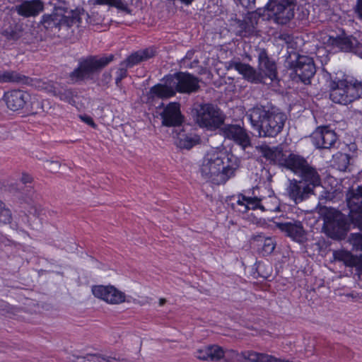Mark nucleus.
<instances>
[{"instance_id": "f257e3e1", "label": "nucleus", "mask_w": 362, "mask_h": 362, "mask_svg": "<svg viewBox=\"0 0 362 362\" xmlns=\"http://www.w3.org/2000/svg\"><path fill=\"white\" fill-rule=\"evenodd\" d=\"M239 166L240 160L233 153L211 150L205 155L200 171L207 181L221 185L234 175Z\"/></svg>"}, {"instance_id": "f03ea898", "label": "nucleus", "mask_w": 362, "mask_h": 362, "mask_svg": "<svg viewBox=\"0 0 362 362\" xmlns=\"http://www.w3.org/2000/svg\"><path fill=\"white\" fill-rule=\"evenodd\" d=\"M252 127L259 137H275L281 132L287 119L286 115L275 109L256 106L247 113Z\"/></svg>"}, {"instance_id": "7ed1b4c3", "label": "nucleus", "mask_w": 362, "mask_h": 362, "mask_svg": "<svg viewBox=\"0 0 362 362\" xmlns=\"http://www.w3.org/2000/svg\"><path fill=\"white\" fill-rule=\"evenodd\" d=\"M293 173L300 180H288L286 192L288 198L298 204L314 193V189L321 185V178L317 170L309 163Z\"/></svg>"}, {"instance_id": "20e7f679", "label": "nucleus", "mask_w": 362, "mask_h": 362, "mask_svg": "<svg viewBox=\"0 0 362 362\" xmlns=\"http://www.w3.org/2000/svg\"><path fill=\"white\" fill-rule=\"evenodd\" d=\"M329 98L335 103L348 105L361 98L362 83L354 78L340 79L338 77H329L327 80Z\"/></svg>"}, {"instance_id": "39448f33", "label": "nucleus", "mask_w": 362, "mask_h": 362, "mask_svg": "<svg viewBox=\"0 0 362 362\" xmlns=\"http://www.w3.org/2000/svg\"><path fill=\"white\" fill-rule=\"evenodd\" d=\"M262 156L271 163L286 168L292 172L308 163L302 156L284 150L281 145L270 147L267 145L257 146Z\"/></svg>"}, {"instance_id": "423d86ee", "label": "nucleus", "mask_w": 362, "mask_h": 362, "mask_svg": "<svg viewBox=\"0 0 362 362\" xmlns=\"http://www.w3.org/2000/svg\"><path fill=\"white\" fill-rule=\"evenodd\" d=\"M194 121L201 128L215 131L223 124L226 115L216 105L212 103L198 105L194 109Z\"/></svg>"}, {"instance_id": "0eeeda50", "label": "nucleus", "mask_w": 362, "mask_h": 362, "mask_svg": "<svg viewBox=\"0 0 362 362\" xmlns=\"http://www.w3.org/2000/svg\"><path fill=\"white\" fill-rule=\"evenodd\" d=\"M323 221L325 233L333 240L344 239L350 230L348 217L339 210L331 209L327 211Z\"/></svg>"}, {"instance_id": "6e6552de", "label": "nucleus", "mask_w": 362, "mask_h": 362, "mask_svg": "<svg viewBox=\"0 0 362 362\" xmlns=\"http://www.w3.org/2000/svg\"><path fill=\"white\" fill-rule=\"evenodd\" d=\"M66 13L61 7L55 8L52 13L42 16L40 23L47 32L55 35L63 26L69 28L80 22L78 11H72L71 16L66 15Z\"/></svg>"}, {"instance_id": "1a4fd4ad", "label": "nucleus", "mask_w": 362, "mask_h": 362, "mask_svg": "<svg viewBox=\"0 0 362 362\" xmlns=\"http://www.w3.org/2000/svg\"><path fill=\"white\" fill-rule=\"evenodd\" d=\"M115 59L113 54L98 57L90 56L79 62L78 66L69 74V79L76 83L90 78L95 72L100 71Z\"/></svg>"}, {"instance_id": "9d476101", "label": "nucleus", "mask_w": 362, "mask_h": 362, "mask_svg": "<svg viewBox=\"0 0 362 362\" xmlns=\"http://www.w3.org/2000/svg\"><path fill=\"white\" fill-rule=\"evenodd\" d=\"M297 0H269L263 9L271 11L275 16L276 22L279 24H286L295 15ZM262 8H258L256 13L260 16H264Z\"/></svg>"}, {"instance_id": "9b49d317", "label": "nucleus", "mask_w": 362, "mask_h": 362, "mask_svg": "<svg viewBox=\"0 0 362 362\" xmlns=\"http://www.w3.org/2000/svg\"><path fill=\"white\" fill-rule=\"evenodd\" d=\"M4 100L7 107L11 111L34 112V102L31 95L26 91L19 89L8 90L4 93Z\"/></svg>"}, {"instance_id": "f8f14e48", "label": "nucleus", "mask_w": 362, "mask_h": 362, "mask_svg": "<svg viewBox=\"0 0 362 362\" xmlns=\"http://www.w3.org/2000/svg\"><path fill=\"white\" fill-rule=\"evenodd\" d=\"M286 63V66L288 69L293 70L303 83L305 84L310 83V80L316 71L313 59L311 57L298 55L296 61L287 59Z\"/></svg>"}, {"instance_id": "ddd939ff", "label": "nucleus", "mask_w": 362, "mask_h": 362, "mask_svg": "<svg viewBox=\"0 0 362 362\" xmlns=\"http://www.w3.org/2000/svg\"><path fill=\"white\" fill-rule=\"evenodd\" d=\"M173 86L175 92L191 94L197 92L199 88V79L187 72H177L170 75Z\"/></svg>"}, {"instance_id": "4468645a", "label": "nucleus", "mask_w": 362, "mask_h": 362, "mask_svg": "<svg viewBox=\"0 0 362 362\" xmlns=\"http://www.w3.org/2000/svg\"><path fill=\"white\" fill-rule=\"evenodd\" d=\"M259 74L262 76V83L271 84L277 78L276 64L274 60L269 58L265 49H258Z\"/></svg>"}, {"instance_id": "2eb2a0df", "label": "nucleus", "mask_w": 362, "mask_h": 362, "mask_svg": "<svg viewBox=\"0 0 362 362\" xmlns=\"http://www.w3.org/2000/svg\"><path fill=\"white\" fill-rule=\"evenodd\" d=\"M219 131L220 134L226 139L233 141L243 148L251 145L250 137L247 130L240 124H223Z\"/></svg>"}, {"instance_id": "dca6fc26", "label": "nucleus", "mask_w": 362, "mask_h": 362, "mask_svg": "<svg viewBox=\"0 0 362 362\" xmlns=\"http://www.w3.org/2000/svg\"><path fill=\"white\" fill-rule=\"evenodd\" d=\"M327 44L333 49L345 52H353L362 58V43L355 37L346 35L329 36Z\"/></svg>"}, {"instance_id": "f3484780", "label": "nucleus", "mask_w": 362, "mask_h": 362, "mask_svg": "<svg viewBox=\"0 0 362 362\" xmlns=\"http://www.w3.org/2000/svg\"><path fill=\"white\" fill-rule=\"evenodd\" d=\"M313 144L317 148L330 149L337 141L334 130L327 126L318 127L310 136Z\"/></svg>"}, {"instance_id": "a211bd4d", "label": "nucleus", "mask_w": 362, "mask_h": 362, "mask_svg": "<svg viewBox=\"0 0 362 362\" xmlns=\"http://www.w3.org/2000/svg\"><path fill=\"white\" fill-rule=\"evenodd\" d=\"M92 293L95 297L110 304H119L125 301V294L113 286H94Z\"/></svg>"}, {"instance_id": "6ab92c4d", "label": "nucleus", "mask_w": 362, "mask_h": 362, "mask_svg": "<svg viewBox=\"0 0 362 362\" xmlns=\"http://www.w3.org/2000/svg\"><path fill=\"white\" fill-rule=\"evenodd\" d=\"M162 124L166 127H180L184 122V116L180 111V105L178 103H170L160 114Z\"/></svg>"}, {"instance_id": "aec40b11", "label": "nucleus", "mask_w": 362, "mask_h": 362, "mask_svg": "<svg viewBox=\"0 0 362 362\" xmlns=\"http://www.w3.org/2000/svg\"><path fill=\"white\" fill-rule=\"evenodd\" d=\"M227 69H234L240 74H241L247 81L259 84L262 83V76L259 74L258 69H255L253 66L248 64L242 63L238 60H231L227 62Z\"/></svg>"}, {"instance_id": "412c9836", "label": "nucleus", "mask_w": 362, "mask_h": 362, "mask_svg": "<svg viewBox=\"0 0 362 362\" xmlns=\"http://www.w3.org/2000/svg\"><path fill=\"white\" fill-rule=\"evenodd\" d=\"M276 226L296 242L303 243L307 240L306 232L300 221L276 223Z\"/></svg>"}, {"instance_id": "4be33fe9", "label": "nucleus", "mask_w": 362, "mask_h": 362, "mask_svg": "<svg viewBox=\"0 0 362 362\" xmlns=\"http://www.w3.org/2000/svg\"><path fill=\"white\" fill-rule=\"evenodd\" d=\"M163 81V83H158L150 88L148 93L150 98L166 99L175 95L176 92L173 86L170 75L166 76Z\"/></svg>"}, {"instance_id": "5701e85b", "label": "nucleus", "mask_w": 362, "mask_h": 362, "mask_svg": "<svg viewBox=\"0 0 362 362\" xmlns=\"http://www.w3.org/2000/svg\"><path fill=\"white\" fill-rule=\"evenodd\" d=\"M44 9V3L40 0H25L16 6V11L25 18L37 16Z\"/></svg>"}, {"instance_id": "b1692460", "label": "nucleus", "mask_w": 362, "mask_h": 362, "mask_svg": "<svg viewBox=\"0 0 362 362\" xmlns=\"http://www.w3.org/2000/svg\"><path fill=\"white\" fill-rule=\"evenodd\" d=\"M156 54V50L153 47L139 49L132 53L125 60L120 63V65L129 66L132 68L135 65H137L154 57Z\"/></svg>"}, {"instance_id": "393cba45", "label": "nucleus", "mask_w": 362, "mask_h": 362, "mask_svg": "<svg viewBox=\"0 0 362 362\" xmlns=\"http://www.w3.org/2000/svg\"><path fill=\"white\" fill-rule=\"evenodd\" d=\"M245 204H240V206H236L237 210L240 213H246L249 209H260L262 211H274V209L267 205V199H262L257 197L242 196Z\"/></svg>"}, {"instance_id": "a878e982", "label": "nucleus", "mask_w": 362, "mask_h": 362, "mask_svg": "<svg viewBox=\"0 0 362 362\" xmlns=\"http://www.w3.org/2000/svg\"><path fill=\"white\" fill-rule=\"evenodd\" d=\"M41 197L37 194L32 187L26 189L25 193H22L20 199L30 206L29 213L35 216H39L42 211V205L39 202Z\"/></svg>"}, {"instance_id": "bb28decb", "label": "nucleus", "mask_w": 362, "mask_h": 362, "mask_svg": "<svg viewBox=\"0 0 362 362\" xmlns=\"http://www.w3.org/2000/svg\"><path fill=\"white\" fill-rule=\"evenodd\" d=\"M346 202L351 214L362 212V186L348 192Z\"/></svg>"}, {"instance_id": "cd10ccee", "label": "nucleus", "mask_w": 362, "mask_h": 362, "mask_svg": "<svg viewBox=\"0 0 362 362\" xmlns=\"http://www.w3.org/2000/svg\"><path fill=\"white\" fill-rule=\"evenodd\" d=\"M1 35L8 40H18L23 35V25L15 21L8 22V26L5 24L3 27Z\"/></svg>"}, {"instance_id": "c85d7f7f", "label": "nucleus", "mask_w": 362, "mask_h": 362, "mask_svg": "<svg viewBox=\"0 0 362 362\" xmlns=\"http://www.w3.org/2000/svg\"><path fill=\"white\" fill-rule=\"evenodd\" d=\"M49 91L62 101L71 105L75 103L74 97L76 95L72 89L56 85L52 86Z\"/></svg>"}, {"instance_id": "c756f323", "label": "nucleus", "mask_w": 362, "mask_h": 362, "mask_svg": "<svg viewBox=\"0 0 362 362\" xmlns=\"http://www.w3.org/2000/svg\"><path fill=\"white\" fill-rule=\"evenodd\" d=\"M28 78L25 76L11 70L0 71V83H27Z\"/></svg>"}, {"instance_id": "7c9ffc66", "label": "nucleus", "mask_w": 362, "mask_h": 362, "mask_svg": "<svg viewBox=\"0 0 362 362\" xmlns=\"http://www.w3.org/2000/svg\"><path fill=\"white\" fill-rule=\"evenodd\" d=\"M335 261L343 262L346 267H355L358 262V257L354 256L351 252L345 250H336L333 252Z\"/></svg>"}, {"instance_id": "2f4dec72", "label": "nucleus", "mask_w": 362, "mask_h": 362, "mask_svg": "<svg viewBox=\"0 0 362 362\" xmlns=\"http://www.w3.org/2000/svg\"><path fill=\"white\" fill-rule=\"evenodd\" d=\"M197 141L196 138L182 130L177 134L175 144L180 148L190 149L196 144Z\"/></svg>"}, {"instance_id": "473e14b6", "label": "nucleus", "mask_w": 362, "mask_h": 362, "mask_svg": "<svg viewBox=\"0 0 362 362\" xmlns=\"http://www.w3.org/2000/svg\"><path fill=\"white\" fill-rule=\"evenodd\" d=\"M133 0H94V5H108L114 6L124 11H128V6Z\"/></svg>"}, {"instance_id": "72a5a7b5", "label": "nucleus", "mask_w": 362, "mask_h": 362, "mask_svg": "<svg viewBox=\"0 0 362 362\" xmlns=\"http://www.w3.org/2000/svg\"><path fill=\"white\" fill-rule=\"evenodd\" d=\"M350 157L346 153H337L334 156V165L341 171H345L349 165Z\"/></svg>"}, {"instance_id": "f704fd0d", "label": "nucleus", "mask_w": 362, "mask_h": 362, "mask_svg": "<svg viewBox=\"0 0 362 362\" xmlns=\"http://www.w3.org/2000/svg\"><path fill=\"white\" fill-rule=\"evenodd\" d=\"M209 361H218L224 356L223 349L218 345L209 346Z\"/></svg>"}, {"instance_id": "c9c22d12", "label": "nucleus", "mask_w": 362, "mask_h": 362, "mask_svg": "<svg viewBox=\"0 0 362 362\" xmlns=\"http://www.w3.org/2000/svg\"><path fill=\"white\" fill-rule=\"evenodd\" d=\"M238 28H240V35L246 37L247 35H251L253 33L255 30L254 25L251 23H248L246 21H238Z\"/></svg>"}, {"instance_id": "e433bc0d", "label": "nucleus", "mask_w": 362, "mask_h": 362, "mask_svg": "<svg viewBox=\"0 0 362 362\" xmlns=\"http://www.w3.org/2000/svg\"><path fill=\"white\" fill-rule=\"evenodd\" d=\"M275 246L276 244L271 238H265L262 246V252H263V255H267L271 254L274 251Z\"/></svg>"}, {"instance_id": "4c0bfd02", "label": "nucleus", "mask_w": 362, "mask_h": 362, "mask_svg": "<svg viewBox=\"0 0 362 362\" xmlns=\"http://www.w3.org/2000/svg\"><path fill=\"white\" fill-rule=\"evenodd\" d=\"M349 242L356 250L362 249V234L360 233H351Z\"/></svg>"}, {"instance_id": "58836bf2", "label": "nucleus", "mask_w": 362, "mask_h": 362, "mask_svg": "<svg viewBox=\"0 0 362 362\" xmlns=\"http://www.w3.org/2000/svg\"><path fill=\"white\" fill-rule=\"evenodd\" d=\"M130 68L129 66H121L119 64V68L117 69L116 72V78H115V83L119 87L121 85V81L123 78L127 76V69Z\"/></svg>"}, {"instance_id": "ea45409f", "label": "nucleus", "mask_w": 362, "mask_h": 362, "mask_svg": "<svg viewBox=\"0 0 362 362\" xmlns=\"http://www.w3.org/2000/svg\"><path fill=\"white\" fill-rule=\"evenodd\" d=\"M194 356L199 360L209 361V346L197 349L194 352Z\"/></svg>"}, {"instance_id": "a19ab883", "label": "nucleus", "mask_w": 362, "mask_h": 362, "mask_svg": "<svg viewBox=\"0 0 362 362\" xmlns=\"http://www.w3.org/2000/svg\"><path fill=\"white\" fill-rule=\"evenodd\" d=\"M12 216L10 209L4 208L0 212V223H8L11 221Z\"/></svg>"}, {"instance_id": "79ce46f5", "label": "nucleus", "mask_w": 362, "mask_h": 362, "mask_svg": "<svg viewBox=\"0 0 362 362\" xmlns=\"http://www.w3.org/2000/svg\"><path fill=\"white\" fill-rule=\"evenodd\" d=\"M96 356H99V354H87L84 356H79L73 355L75 360H81L80 362H91L94 358L96 359Z\"/></svg>"}, {"instance_id": "37998d69", "label": "nucleus", "mask_w": 362, "mask_h": 362, "mask_svg": "<svg viewBox=\"0 0 362 362\" xmlns=\"http://www.w3.org/2000/svg\"><path fill=\"white\" fill-rule=\"evenodd\" d=\"M351 218L354 225L362 230V212H358L355 216H352Z\"/></svg>"}, {"instance_id": "c03bdc74", "label": "nucleus", "mask_w": 362, "mask_h": 362, "mask_svg": "<svg viewBox=\"0 0 362 362\" xmlns=\"http://www.w3.org/2000/svg\"><path fill=\"white\" fill-rule=\"evenodd\" d=\"M96 361L98 362H101V361H104L105 362H116L118 361V359L115 357L99 354V356H96Z\"/></svg>"}, {"instance_id": "a18cd8bd", "label": "nucleus", "mask_w": 362, "mask_h": 362, "mask_svg": "<svg viewBox=\"0 0 362 362\" xmlns=\"http://www.w3.org/2000/svg\"><path fill=\"white\" fill-rule=\"evenodd\" d=\"M240 4L247 9H252L254 8L255 0H239Z\"/></svg>"}, {"instance_id": "49530a36", "label": "nucleus", "mask_w": 362, "mask_h": 362, "mask_svg": "<svg viewBox=\"0 0 362 362\" xmlns=\"http://www.w3.org/2000/svg\"><path fill=\"white\" fill-rule=\"evenodd\" d=\"M355 267L360 279L362 280V255L358 257V262L356 264Z\"/></svg>"}, {"instance_id": "de8ad7c7", "label": "nucleus", "mask_w": 362, "mask_h": 362, "mask_svg": "<svg viewBox=\"0 0 362 362\" xmlns=\"http://www.w3.org/2000/svg\"><path fill=\"white\" fill-rule=\"evenodd\" d=\"M80 118L81 119L82 121H83L84 122H86L88 125H90L91 127H93L95 126V124L93 119L90 116H88V115H81Z\"/></svg>"}, {"instance_id": "09e8293b", "label": "nucleus", "mask_w": 362, "mask_h": 362, "mask_svg": "<svg viewBox=\"0 0 362 362\" xmlns=\"http://www.w3.org/2000/svg\"><path fill=\"white\" fill-rule=\"evenodd\" d=\"M356 11L361 19H362V0H357Z\"/></svg>"}, {"instance_id": "8fccbe9b", "label": "nucleus", "mask_w": 362, "mask_h": 362, "mask_svg": "<svg viewBox=\"0 0 362 362\" xmlns=\"http://www.w3.org/2000/svg\"><path fill=\"white\" fill-rule=\"evenodd\" d=\"M21 181L23 184L31 183L32 181H33V177L30 175H28V174L23 173L22 175L21 178Z\"/></svg>"}, {"instance_id": "3c124183", "label": "nucleus", "mask_w": 362, "mask_h": 362, "mask_svg": "<svg viewBox=\"0 0 362 362\" xmlns=\"http://www.w3.org/2000/svg\"><path fill=\"white\" fill-rule=\"evenodd\" d=\"M103 81L106 83H108L111 79H112V75H111V73L110 71H105L103 74Z\"/></svg>"}, {"instance_id": "603ef678", "label": "nucleus", "mask_w": 362, "mask_h": 362, "mask_svg": "<svg viewBox=\"0 0 362 362\" xmlns=\"http://www.w3.org/2000/svg\"><path fill=\"white\" fill-rule=\"evenodd\" d=\"M47 163L53 165L52 168V170H57L59 168L60 164L57 161H47Z\"/></svg>"}, {"instance_id": "864d4df0", "label": "nucleus", "mask_w": 362, "mask_h": 362, "mask_svg": "<svg viewBox=\"0 0 362 362\" xmlns=\"http://www.w3.org/2000/svg\"><path fill=\"white\" fill-rule=\"evenodd\" d=\"M281 40H285L286 42H288L291 40V37L288 34H281L279 36Z\"/></svg>"}, {"instance_id": "5fc2aeb1", "label": "nucleus", "mask_w": 362, "mask_h": 362, "mask_svg": "<svg viewBox=\"0 0 362 362\" xmlns=\"http://www.w3.org/2000/svg\"><path fill=\"white\" fill-rule=\"evenodd\" d=\"M242 196H244L243 194H239L238 195V200L237 201L236 206H240V204H245V200L243 199Z\"/></svg>"}, {"instance_id": "6e6d98bb", "label": "nucleus", "mask_w": 362, "mask_h": 362, "mask_svg": "<svg viewBox=\"0 0 362 362\" xmlns=\"http://www.w3.org/2000/svg\"><path fill=\"white\" fill-rule=\"evenodd\" d=\"M194 54V52L190 51V52H188L185 57V59H183V61H185L187 59H191L192 56Z\"/></svg>"}, {"instance_id": "4d7b16f0", "label": "nucleus", "mask_w": 362, "mask_h": 362, "mask_svg": "<svg viewBox=\"0 0 362 362\" xmlns=\"http://www.w3.org/2000/svg\"><path fill=\"white\" fill-rule=\"evenodd\" d=\"M165 302H166V300L165 298H160L159 300V305L160 306H163L165 303Z\"/></svg>"}, {"instance_id": "13d9d810", "label": "nucleus", "mask_w": 362, "mask_h": 362, "mask_svg": "<svg viewBox=\"0 0 362 362\" xmlns=\"http://www.w3.org/2000/svg\"><path fill=\"white\" fill-rule=\"evenodd\" d=\"M6 206L4 204V203H3L1 200H0V212L3 210L4 208H5Z\"/></svg>"}, {"instance_id": "bf43d9fd", "label": "nucleus", "mask_w": 362, "mask_h": 362, "mask_svg": "<svg viewBox=\"0 0 362 362\" xmlns=\"http://www.w3.org/2000/svg\"><path fill=\"white\" fill-rule=\"evenodd\" d=\"M359 250L362 251V249H360Z\"/></svg>"}]
</instances>
